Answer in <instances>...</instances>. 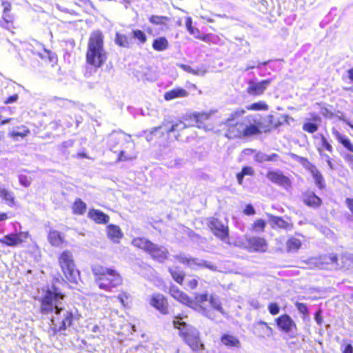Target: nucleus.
<instances>
[{
	"mask_svg": "<svg viewBox=\"0 0 353 353\" xmlns=\"http://www.w3.org/2000/svg\"><path fill=\"white\" fill-rule=\"evenodd\" d=\"M254 174V169L250 166H245L242 168L240 172L236 174V179L239 185L243 184V177L245 176H253Z\"/></svg>",
	"mask_w": 353,
	"mask_h": 353,
	"instance_id": "obj_42",
	"label": "nucleus"
},
{
	"mask_svg": "<svg viewBox=\"0 0 353 353\" xmlns=\"http://www.w3.org/2000/svg\"><path fill=\"white\" fill-rule=\"evenodd\" d=\"M246 110L250 111L268 110V105L265 101H260L246 106Z\"/></svg>",
	"mask_w": 353,
	"mask_h": 353,
	"instance_id": "obj_45",
	"label": "nucleus"
},
{
	"mask_svg": "<svg viewBox=\"0 0 353 353\" xmlns=\"http://www.w3.org/2000/svg\"><path fill=\"white\" fill-rule=\"evenodd\" d=\"M179 67L187 72L192 73L193 74H198L197 70H194V69L192 68L190 65L181 64V65H179Z\"/></svg>",
	"mask_w": 353,
	"mask_h": 353,
	"instance_id": "obj_57",
	"label": "nucleus"
},
{
	"mask_svg": "<svg viewBox=\"0 0 353 353\" xmlns=\"http://www.w3.org/2000/svg\"><path fill=\"white\" fill-rule=\"evenodd\" d=\"M332 133L340 145L347 151L353 153V143L346 135L341 134L335 128H332Z\"/></svg>",
	"mask_w": 353,
	"mask_h": 353,
	"instance_id": "obj_24",
	"label": "nucleus"
},
{
	"mask_svg": "<svg viewBox=\"0 0 353 353\" xmlns=\"http://www.w3.org/2000/svg\"><path fill=\"white\" fill-rule=\"evenodd\" d=\"M272 80L270 79H264L261 81L250 80L248 82L246 92L252 97L263 95L266 91L268 87L270 85Z\"/></svg>",
	"mask_w": 353,
	"mask_h": 353,
	"instance_id": "obj_12",
	"label": "nucleus"
},
{
	"mask_svg": "<svg viewBox=\"0 0 353 353\" xmlns=\"http://www.w3.org/2000/svg\"><path fill=\"white\" fill-rule=\"evenodd\" d=\"M167 18L165 17L155 15L150 17L149 19L150 22L154 25L164 24Z\"/></svg>",
	"mask_w": 353,
	"mask_h": 353,
	"instance_id": "obj_51",
	"label": "nucleus"
},
{
	"mask_svg": "<svg viewBox=\"0 0 353 353\" xmlns=\"http://www.w3.org/2000/svg\"><path fill=\"white\" fill-rule=\"evenodd\" d=\"M119 137H120L119 138V139H122L125 140L127 143H128V144H130L131 145L132 148H134V143H133V142H132V141L131 139L130 136H127V135H125V134H121Z\"/></svg>",
	"mask_w": 353,
	"mask_h": 353,
	"instance_id": "obj_61",
	"label": "nucleus"
},
{
	"mask_svg": "<svg viewBox=\"0 0 353 353\" xmlns=\"http://www.w3.org/2000/svg\"><path fill=\"white\" fill-rule=\"evenodd\" d=\"M200 303L203 304V305H200V309H205L206 306H210L212 309L222 311L219 300L212 295L208 294H200Z\"/></svg>",
	"mask_w": 353,
	"mask_h": 353,
	"instance_id": "obj_23",
	"label": "nucleus"
},
{
	"mask_svg": "<svg viewBox=\"0 0 353 353\" xmlns=\"http://www.w3.org/2000/svg\"><path fill=\"white\" fill-rule=\"evenodd\" d=\"M13 20V16L9 12L3 13L2 18L0 19V26L10 30L11 29L14 28Z\"/></svg>",
	"mask_w": 353,
	"mask_h": 353,
	"instance_id": "obj_36",
	"label": "nucleus"
},
{
	"mask_svg": "<svg viewBox=\"0 0 353 353\" xmlns=\"http://www.w3.org/2000/svg\"><path fill=\"white\" fill-rule=\"evenodd\" d=\"M134 157L132 155L127 154L125 151L121 150L119 155V161H128L133 159Z\"/></svg>",
	"mask_w": 353,
	"mask_h": 353,
	"instance_id": "obj_53",
	"label": "nucleus"
},
{
	"mask_svg": "<svg viewBox=\"0 0 353 353\" xmlns=\"http://www.w3.org/2000/svg\"><path fill=\"white\" fill-rule=\"evenodd\" d=\"M252 328L253 334L260 339L269 337L274 333V329L268 323L262 320L255 322Z\"/></svg>",
	"mask_w": 353,
	"mask_h": 353,
	"instance_id": "obj_16",
	"label": "nucleus"
},
{
	"mask_svg": "<svg viewBox=\"0 0 353 353\" xmlns=\"http://www.w3.org/2000/svg\"><path fill=\"white\" fill-rule=\"evenodd\" d=\"M86 208V203L80 199H77L72 206L73 214L77 215H83L85 212Z\"/></svg>",
	"mask_w": 353,
	"mask_h": 353,
	"instance_id": "obj_37",
	"label": "nucleus"
},
{
	"mask_svg": "<svg viewBox=\"0 0 353 353\" xmlns=\"http://www.w3.org/2000/svg\"><path fill=\"white\" fill-rule=\"evenodd\" d=\"M0 197L10 207H13L15 204L14 193L0 186Z\"/></svg>",
	"mask_w": 353,
	"mask_h": 353,
	"instance_id": "obj_34",
	"label": "nucleus"
},
{
	"mask_svg": "<svg viewBox=\"0 0 353 353\" xmlns=\"http://www.w3.org/2000/svg\"><path fill=\"white\" fill-rule=\"evenodd\" d=\"M37 299L40 302L41 313L51 315L54 332L65 330L72 325L73 313L64 301L65 296L57 288L42 290Z\"/></svg>",
	"mask_w": 353,
	"mask_h": 353,
	"instance_id": "obj_2",
	"label": "nucleus"
},
{
	"mask_svg": "<svg viewBox=\"0 0 353 353\" xmlns=\"http://www.w3.org/2000/svg\"><path fill=\"white\" fill-rule=\"evenodd\" d=\"M30 133V130L24 125H21L17 128V130H12L9 132L10 137L14 139H17L18 137L23 138Z\"/></svg>",
	"mask_w": 353,
	"mask_h": 353,
	"instance_id": "obj_43",
	"label": "nucleus"
},
{
	"mask_svg": "<svg viewBox=\"0 0 353 353\" xmlns=\"http://www.w3.org/2000/svg\"><path fill=\"white\" fill-rule=\"evenodd\" d=\"M23 50L28 56L39 58L46 63H54L57 61L56 55L46 50L43 44L36 40H31L22 44Z\"/></svg>",
	"mask_w": 353,
	"mask_h": 353,
	"instance_id": "obj_6",
	"label": "nucleus"
},
{
	"mask_svg": "<svg viewBox=\"0 0 353 353\" xmlns=\"http://www.w3.org/2000/svg\"><path fill=\"white\" fill-rule=\"evenodd\" d=\"M294 305L296 309L298 310L299 312L303 315V319L308 318L310 312L307 306L305 303L296 302Z\"/></svg>",
	"mask_w": 353,
	"mask_h": 353,
	"instance_id": "obj_48",
	"label": "nucleus"
},
{
	"mask_svg": "<svg viewBox=\"0 0 353 353\" xmlns=\"http://www.w3.org/2000/svg\"><path fill=\"white\" fill-rule=\"evenodd\" d=\"M319 263L324 269L332 267L336 270H348L353 269V257L346 254L338 255L336 253H331L322 256Z\"/></svg>",
	"mask_w": 353,
	"mask_h": 353,
	"instance_id": "obj_5",
	"label": "nucleus"
},
{
	"mask_svg": "<svg viewBox=\"0 0 353 353\" xmlns=\"http://www.w3.org/2000/svg\"><path fill=\"white\" fill-rule=\"evenodd\" d=\"M19 183L25 187H28L30 185V179L25 175H19Z\"/></svg>",
	"mask_w": 353,
	"mask_h": 353,
	"instance_id": "obj_54",
	"label": "nucleus"
},
{
	"mask_svg": "<svg viewBox=\"0 0 353 353\" xmlns=\"http://www.w3.org/2000/svg\"><path fill=\"white\" fill-rule=\"evenodd\" d=\"M152 48L157 51H163L168 48V41L165 37H159L153 41Z\"/></svg>",
	"mask_w": 353,
	"mask_h": 353,
	"instance_id": "obj_41",
	"label": "nucleus"
},
{
	"mask_svg": "<svg viewBox=\"0 0 353 353\" xmlns=\"http://www.w3.org/2000/svg\"><path fill=\"white\" fill-rule=\"evenodd\" d=\"M207 225L213 234L223 241L229 239L230 230L228 223H223L216 217H210L207 219Z\"/></svg>",
	"mask_w": 353,
	"mask_h": 353,
	"instance_id": "obj_9",
	"label": "nucleus"
},
{
	"mask_svg": "<svg viewBox=\"0 0 353 353\" xmlns=\"http://www.w3.org/2000/svg\"><path fill=\"white\" fill-rule=\"evenodd\" d=\"M267 226V222L262 219H257L252 223L251 230L255 233L264 232Z\"/></svg>",
	"mask_w": 353,
	"mask_h": 353,
	"instance_id": "obj_40",
	"label": "nucleus"
},
{
	"mask_svg": "<svg viewBox=\"0 0 353 353\" xmlns=\"http://www.w3.org/2000/svg\"><path fill=\"white\" fill-rule=\"evenodd\" d=\"M243 213L245 215L251 216V215L255 214L256 211H255L254 207L251 204H248L245 205V207L243 210Z\"/></svg>",
	"mask_w": 353,
	"mask_h": 353,
	"instance_id": "obj_52",
	"label": "nucleus"
},
{
	"mask_svg": "<svg viewBox=\"0 0 353 353\" xmlns=\"http://www.w3.org/2000/svg\"><path fill=\"white\" fill-rule=\"evenodd\" d=\"M59 262L66 279L71 283H77L79 272L75 268L71 252L63 251L59 257Z\"/></svg>",
	"mask_w": 353,
	"mask_h": 353,
	"instance_id": "obj_7",
	"label": "nucleus"
},
{
	"mask_svg": "<svg viewBox=\"0 0 353 353\" xmlns=\"http://www.w3.org/2000/svg\"><path fill=\"white\" fill-rule=\"evenodd\" d=\"M187 121H188L186 120V121H178L176 123L172 124H170V123L167 124L163 123V126H159L158 128H153L151 132V134H153L154 132L158 131L159 129H161L162 128H165V130L168 133H170L171 132L181 131L189 126L197 124L199 122V116L196 114L194 115L192 119V123H188Z\"/></svg>",
	"mask_w": 353,
	"mask_h": 353,
	"instance_id": "obj_13",
	"label": "nucleus"
},
{
	"mask_svg": "<svg viewBox=\"0 0 353 353\" xmlns=\"http://www.w3.org/2000/svg\"><path fill=\"white\" fill-rule=\"evenodd\" d=\"M148 254L154 259L159 262H163L168 257V251L163 247L157 244H153V248L150 250Z\"/></svg>",
	"mask_w": 353,
	"mask_h": 353,
	"instance_id": "obj_25",
	"label": "nucleus"
},
{
	"mask_svg": "<svg viewBox=\"0 0 353 353\" xmlns=\"http://www.w3.org/2000/svg\"><path fill=\"white\" fill-rule=\"evenodd\" d=\"M315 137L320 138V145L316 148V150L321 157L324 156L325 154L323 153V152L325 150L328 152L330 154H332L333 152V151H334L333 147L324 134H319Z\"/></svg>",
	"mask_w": 353,
	"mask_h": 353,
	"instance_id": "obj_27",
	"label": "nucleus"
},
{
	"mask_svg": "<svg viewBox=\"0 0 353 353\" xmlns=\"http://www.w3.org/2000/svg\"><path fill=\"white\" fill-rule=\"evenodd\" d=\"M129 296L126 292H122L119 294L117 299L119 300L120 303L122 305L125 306L127 304V300L128 299Z\"/></svg>",
	"mask_w": 353,
	"mask_h": 353,
	"instance_id": "obj_55",
	"label": "nucleus"
},
{
	"mask_svg": "<svg viewBox=\"0 0 353 353\" xmlns=\"http://www.w3.org/2000/svg\"><path fill=\"white\" fill-rule=\"evenodd\" d=\"M243 247L250 252L264 253L268 250V241L263 236L246 235Z\"/></svg>",
	"mask_w": 353,
	"mask_h": 353,
	"instance_id": "obj_8",
	"label": "nucleus"
},
{
	"mask_svg": "<svg viewBox=\"0 0 353 353\" xmlns=\"http://www.w3.org/2000/svg\"><path fill=\"white\" fill-rule=\"evenodd\" d=\"M150 72L148 68L139 67L134 70V74L139 81H149L151 80Z\"/></svg>",
	"mask_w": 353,
	"mask_h": 353,
	"instance_id": "obj_38",
	"label": "nucleus"
},
{
	"mask_svg": "<svg viewBox=\"0 0 353 353\" xmlns=\"http://www.w3.org/2000/svg\"><path fill=\"white\" fill-rule=\"evenodd\" d=\"M279 159V155L276 153L271 154L270 155H266L264 157V161H274Z\"/></svg>",
	"mask_w": 353,
	"mask_h": 353,
	"instance_id": "obj_60",
	"label": "nucleus"
},
{
	"mask_svg": "<svg viewBox=\"0 0 353 353\" xmlns=\"http://www.w3.org/2000/svg\"><path fill=\"white\" fill-rule=\"evenodd\" d=\"M292 157L309 172L316 168V165L312 163L306 157H299L296 154H292Z\"/></svg>",
	"mask_w": 353,
	"mask_h": 353,
	"instance_id": "obj_44",
	"label": "nucleus"
},
{
	"mask_svg": "<svg viewBox=\"0 0 353 353\" xmlns=\"http://www.w3.org/2000/svg\"><path fill=\"white\" fill-rule=\"evenodd\" d=\"M27 238V232L10 233L0 238V243L7 246L16 247Z\"/></svg>",
	"mask_w": 353,
	"mask_h": 353,
	"instance_id": "obj_17",
	"label": "nucleus"
},
{
	"mask_svg": "<svg viewBox=\"0 0 353 353\" xmlns=\"http://www.w3.org/2000/svg\"><path fill=\"white\" fill-rule=\"evenodd\" d=\"M108 236L114 242H118L123 234L119 227L114 225L108 226Z\"/></svg>",
	"mask_w": 353,
	"mask_h": 353,
	"instance_id": "obj_35",
	"label": "nucleus"
},
{
	"mask_svg": "<svg viewBox=\"0 0 353 353\" xmlns=\"http://www.w3.org/2000/svg\"><path fill=\"white\" fill-rule=\"evenodd\" d=\"M150 304L163 314H166L168 312L167 299L161 294H152Z\"/></svg>",
	"mask_w": 353,
	"mask_h": 353,
	"instance_id": "obj_19",
	"label": "nucleus"
},
{
	"mask_svg": "<svg viewBox=\"0 0 353 353\" xmlns=\"http://www.w3.org/2000/svg\"><path fill=\"white\" fill-rule=\"evenodd\" d=\"M314 319L319 325H321L323 323L322 310L319 309L314 314Z\"/></svg>",
	"mask_w": 353,
	"mask_h": 353,
	"instance_id": "obj_56",
	"label": "nucleus"
},
{
	"mask_svg": "<svg viewBox=\"0 0 353 353\" xmlns=\"http://www.w3.org/2000/svg\"><path fill=\"white\" fill-rule=\"evenodd\" d=\"M268 309L270 314L272 316L278 314L280 312V307L277 303L272 302L268 305Z\"/></svg>",
	"mask_w": 353,
	"mask_h": 353,
	"instance_id": "obj_50",
	"label": "nucleus"
},
{
	"mask_svg": "<svg viewBox=\"0 0 353 353\" xmlns=\"http://www.w3.org/2000/svg\"><path fill=\"white\" fill-rule=\"evenodd\" d=\"M88 216L90 219L99 224H105L109 221V216L99 210H90Z\"/></svg>",
	"mask_w": 353,
	"mask_h": 353,
	"instance_id": "obj_29",
	"label": "nucleus"
},
{
	"mask_svg": "<svg viewBox=\"0 0 353 353\" xmlns=\"http://www.w3.org/2000/svg\"><path fill=\"white\" fill-rule=\"evenodd\" d=\"M310 173L312 174L316 187L321 190L325 189L326 187L325 181L317 168H314Z\"/></svg>",
	"mask_w": 353,
	"mask_h": 353,
	"instance_id": "obj_33",
	"label": "nucleus"
},
{
	"mask_svg": "<svg viewBox=\"0 0 353 353\" xmlns=\"http://www.w3.org/2000/svg\"><path fill=\"white\" fill-rule=\"evenodd\" d=\"M220 341L222 345L228 347L239 348L241 345L240 340L232 334H223L220 337Z\"/></svg>",
	"mask_w": 353,
	"mask_h": 353,
	"instance_id": "obj_26",
	"label": "nucleus"
},
{
	"mask_svg": "<svg viewBox=\"0 0 353 353\" xmlns=\"http://www.w3.org/2000/svg\"><path fill=\"white\" fill-rule=\"evenodd\" d=\"M192 21L190 17H187L185 19V26L188 31L190 34L193 35L195 38H199V32L196 28H194L192 26Z\"/></svg>",
	"mask_w": 353,
	"mask_h": 353,
	"instance_id": "obj_49",
	"label": "nucleus"
},
{
	"mask_svg": "<svg viewBox=\"0 0 353 353\" xmlns=\"http://www.w3.org/2000/svg\"><path fill=\"white\" fill-rule=\"evenodd\" d=\"M188 96V92L181 88H175L164 94V99L166 101H171L179 98H185Z\"/></svg>",
	"mask_w": 353,
	"mask_h": 353,
	"instance_id": "obj_28",
	"label": "nucleus"
},
{
	"mask_svg": "<svg viewBox=\"0 0 353 353\" xmlns=\"http://www.w3.org/2000/svg\"><path fill=\"white\" fill-rule=\"evenodd\" d=\"M169 271L172 278L178 283H181L183 281L184 274L178 268H169Z\"/></svg>",
	"mask_w": 353,
	"mask_h": 353,
	"instance_id": "obj_46",
	"label": "nucleus"
},
{
	"mask_svg": "<svg viewBox=\"0 0 353 353\" xmlns=\"http://www.w3.org/2000/svg\"><path fill=\"white\" fill-rule=\"evenodd\" d=\"M19 98V96L17 94H14L9 97H8L5 101H4V103L6 104H9V103H14L17 101Z\"/></svg>",
	"mask_w": 353,
	"mask_h": 353,
	"instance_id": "obj_59",
	"label": "nucleus"
},
{
	"mask_svg": "<svg viewBox=\"0 0 353 353\" xmlns=\"http://www.w3.org/2000/svg\"><path fill=\"white\" fill-rule=\"evenodd\" d=\"M342 353H353V346L350 343L345 344L341 348Z\"/></svg>",
	"mask_w": 353,
	"mask_h": 353,
	"instance_id": "obj_58",
	"label": "nucleus"
},
{
	"mask_svg": "<svg viewBox=\"0 0 353 353\" xmlns=\"http://www.w3.org/2000/svg\"><path fill=\"white\" fill-rule=\"evenodd\" d=\"M132 245L138 248L142 249L146 252H149L150 250L153 248V243L143 237L135 238L132 241Z\"/></svg>",
	"mask_w": 353,
	"mask_h": 353,
	"instance_id": "obj_31",
	"label": "nucleus"
},
{
	"mask_svg": "<svg viewBox=\"0 0 353 353\" xmlns=\"http://www.w3.org/2000/svg\"><path fill=\"white\" fill-rule=\"evenodd\" d=\"M267 178L273 183L277 184L285 189H290L292 187V181L281 171L270 170L267 172Z\"/></svg>",
	"mask_w": 353,
	"mask_h": 353,
	"instance_id": "obj_15",
	"label": "nucleus"
},
{
	"mask_svg": "<svg viewBox=\"0 0 353 353\" xmlns=\"http://www.w3.org/2000/svg\"><path fill=\"white\" fill-rule=\"evenodd\" d=\"M132 38L138 41L140 44L145 43L147 40L145 34L140 30H132Z\"/></svg>",
	"mask_w": 353,
	"mask_h": 353,
	"instance_id": "obj_47",
	"label": "nucleus"
},
{
	"mask_svg": "<svg viewBox=\"0 0 353 353\" xmlns=\"http://www.w3.org/2000/svg\"><path fill=\"white\" fill-rule=\"evenodd\" d=\"M176 258L177 259V260L179 262H181L182 263H188V264H189V263H190V259H188L187 257H185L183 255H181V254L178 255V256H176Z\"/></svg>",
	"mask_w": 353,
	"mask_h": 353,
	"instance_id": "obj_62",
	"label": "nucleus"
},
{
	"mask_svg": "<svg viewBox=\"0 0 353 353\" xmlns=\"http://www.w3.org/2000/svg\"><path fill=\"white\" fill-rule=\"evenodd\" d=\"M170 294L171 296L179 302L195 310L197 309L196 303L190 299L184 292L179 290L177 287L172 285L170 288Z\"/></svg>",
	"mask_w": 353,
	"mask_h": 353,
	"instance_id": "obj_18",
	"label": "nucleus"
},
{
	"mask_svg": "<svg viewBox=\"0 0 353 353\" xmlns=\"http://www.w3.org/2000/svg\"><path fill=\"white\" fill-rule=\"evenodd\" d=\"M216 110L200 112V124H202L203 128L206 130L213 128V126L216 121ZM200 128H201V125Z\"/></svg>",
	"mask_w": 353,
	"mask_h": 353,
	"instance_id": "obj_21",
	"label": "nucleus"
},
{
	"mask_svg": "<svg viewBox=\"0 0 353 353\" xmlns=\"http://www.w3.org/2000/svg\"><path fill=\"white\" fill-rule=\"evenodd\" d=\"M321 123V118L317 113H312L310 118L303 123L302 130L310 134L316 132Z\"/></svg>",
	"mask_w": 353,
	"mask_h": 353,
	"instance_id": "obj_20",
	"label": "nucleus"
},
{
	"mask_svg": "<svg viewBox=\"0 0 353 353\" xmlns=\"http://www.w3.org/2000/svg\"><path fill=\"white\" fill-rule=\"evenodd\" d=\"M245 112L239 109L232 113L223 123L225 136L230 139H246L261 134H268L283 125L280 118L268 114L262 121L254 114H248L240 118Z\"/></svg>",
	"mask_w": 353,
	"mask_h": 353,
	"instance_id": "obj_1",
	"label": "nucleus"
},
{
	"mask_svg": "<svg viewBox=\"0 0 353 353\" xmlns=\"http://www.w3.org/2000/svg\"><path fill=\"white\" fill-rule=\"evenodd\" d=\"M108 58L103 46V37L100 31H94L90 36L86 52L87 63L94 68H100Z\"/></svg>",
	"mask_w": 353,
	"mask_h": 353,
	"instance_id": "obj_3",
	"label": "nucleus"
},
{
	"mask_svg": "<svg viewBox=\"0 0 353 353\" xmlns=\"http://www.w3.org/2000/svg\"><path fill=\"white\" fill-rule=\"evenodd\" d=\"M2 6L3 8V13H7V12H9L10 11L11 6H10V3H8V1H3L2 2Z\"/></svg>",
	"mask_w": 353,
	"mask_h": 353,
	"instance_id": "obj_63",
	"label": "nucleus"
},
{
	"mask_svg": "<svg viewBox=\"0 0 353 353\" xmlns=\"http://www.w3.org/2000/svg\"><path fill=\"white\" fill-rule=\"evenodd\" d=\"M301 201L305 206L314 210L319 208L323 204L322 199L312 190L303 192Z\"/></svg>",
	"mask_w": 353,
	"mask_h": 353,
	"instance_id": "obj_14",
	"label": "nucleus"
},
{
	"mask_svg": "<svg viewBox=\"0 0 353 353\" xmlns=\"http://www.w3.org/2000/svg\"><path fill=\"white\" fill-rule=\"evenodd\" d=\"M181 318L173 321L174 327L178 329L180 334L183 336L185 342L194 351L199 349V339L196 335H194L188 325L181 321Z\"/></svg>",
	"mask_w": 353,
	"mask_h": 353,
	"instance_id": "obj_10",
	"label": "nucleus"
},
{
	"mask_svg": "<svg viewBox=\"0 0 353 353\" xmlns=\"http://www.w3.org/2000/svg\"><path fill=\"white\" fill-rule=\"evenodd\" d=\"M275 324L279 331L289 334L297 330V325L288 314H283L274 319Z\"/></svg>",
	"mask_w": 353,
	"mask_h": 353,
	"instance_id": "obj_11",
	"label": "nucleus"
},
{
	"mask_svg": "<svg viewBox=\"0 0 353 353\" xmlns=\"http://www.w3.org/2000/svg\"><path fill=\"white\" fill-rule=\"evenodd\" d=\"M95 281L99 288L105 291H111L112 288L122 283L121 275L114 270L95 265L92 268Z\"/></svg>",
	"mask_w": 353,
	"mask_h": 353,
	"instance_id": "obj_4",
	"label": "nucleus"
},
{
	"mask_svg": "<svg viewBox=\"0 0 353 353\" xmlns=\"http://www.w3.org/2000/svg\"><path fill=\"white\" fill-rule=\"evenodd\" d=\"M302 245V241L295 236H290L286 243V251L288 252H293L298 251Z\"/></svg>",
	"mask_w": 353,
	"mask_h": 353,
	"instance_id": "obj_32",
	"label": "nucleus"
},
{
	"mask_svg": "<svg viewBox=\"0 0 353 353\" xmlns=\"http://www.w3.org/2000/svg\"><path fill=\"white\" fill-rule=\"evenodd\" d=\"M48 240L51 245L59 247L64 241V236L57 230H50L48 232Z\"/></svg>",
	"mask_w": 353,
	"mask_h": 353,
	"instance_id": "obj_30",
	"label": "nucleus"
},
{
	"mask_svg": "<svg viewBox=\"0 0 353 353\" xmlns=\"http://www.w3.org/2000/svg\"><path fill=\"white\" fill-rule=\"evenodd\" d=\"M344 159L351 165H353V155L347 154L344 156Z\"/></svg>",
	"mask_w": 353,
	"mask_h": 353,
	"instance_id": "obj_64",
	"label": "nucleus"
},
{
	"mask_svg": "<svg viewBox=\"0 0 353 353\" xmlns=\"http://www.w3.org/2000/svg\"><path fill=\"white\" fill-rule=\"evenodd\" d=\"M115 43L123 48H129L132 43V39L127 37L125 34L117 32L116 34Z\"/></svg>",
	"mask_w": 353,
	"mask_h": 353,
	"instance_id": "obj_39",
	"label": "nucleus"
},
{
	"mask_svg": "<svg viewBox=\"0 0 353 353\" xmlns=\"http://www.w3.org/2000/svg\"><path fill=\"white\" fill-rule=\"evenodd\" d=\"M269 220L271 227L273 229H282L286 231L292 230L294 228V224L291 221L285 220L283 217L274 215H270Z\"/></svg>",
	"mask_w": 353,
	"mask_h": 353,
	"instance_id": "obj_22",
	"label": "nucleus"
}]
</instances>
